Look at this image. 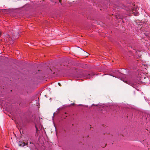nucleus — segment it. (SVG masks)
I'll return each mask as SVG.
<instances>
[{
  "label": "nucleus",
  "instance_id": "1",
  "mask_svg": "<svg viewBox=\"0 0 150 150\" xmlns=\"http://www.w3.org/2000/svg\"><path fill=\"white\" fill-rule=\"evenodd\" d=\"M18 143V146L21 147H23L27 145V143H25L24 142L22 141H19Z\"/></svg>",
  "mask_w": 150,
  "mask_h": 150
},
{
  "label": "nucleus",
  "instance_id": "2",
  "mask_svg": "<svg viewBox=\"0 0 150 150\" xmlns=\"http://www.w3.org/2000/svg\"><path fill=\"white\" fill-rule=\"evenodd\" d=\"M142 52L139 50H137L136 52V54L139 57H140L142 55Z\"/></svg>",
  "mask_w": 150,
  "mask_h": 150
},
{
  "label": "nucleus",
  "instance_id": "3",
  "mask_svg": "<svg viewBox=\"0 0 150 150\" xmlns=\"http://www.w3.org/2000/svg\"><path fill=\"white\" fill-rule=\"evenodd\" d=\"M132 14L135 16H137L139 15V13L138 12H134L132 13Z\"/></svg>",
  "mask_w": 150,
  "mask_h": 150
},
{
  "label": "nucleus",
  "instance_id": "4",
  "mask_svg": "<svg viewBox=\"0 0 150 150\" xmlns=\"http://www.w3.org/2000/svg\"><path fill=\"white\" fill-rule=\"evenodd\" d=\"M18 35H16V36H15L14 34L13 35V38H18Z\"/></svg>",
  "mask_w": 150,
  "mask_h": 150
},
{
  "label": "nucleus",
  "instance_id": "5",
  "mask_svg": "<svg viewBox=\"0 0 150 150\" xmlns=\"http://www.w3.org/2000/svg\"><path fill=\"white\" fill-rule=\"evenodd\" d=\"M58 84L60 86H61V85L59 83H58Z\"/></svg>",
  "mask_w": 150,
  "mask_h": 150
},
{
  "label": "nucleus",
  "instance_id": "6",
  "mask_svg": "<svg viewBox=\"0 0 150 150\" xmlns=\"http://www.w3.org/2000/svg\"><path fill=\"white\" fill-rule=\"evenodd\" d=\"M59 3H61V1H62V0H59Z\"/></svg>",
  "mask_w": 150,
  "mask_h": 150
},
{
  "label": "nucleus",
  "instance_id": "7",
  "mask_svg": "<svg viewBox=\"0 0 150 150\" xmlns=\"http://www.w3.org/2000/svg\"><path fill=\"white\" fill-rule=\"evenodd\" d=\"M92 105H94V106H97V105H95L94 104H92Z\"/></svg>",
  "mask_w": 150,
  "mask_h": 150
},
{
  "label": "nucleus",
  "instance_id": "8",
  "mask_svg": "<svg viewBox=\"0 0 150 150\" xmlns=\"http://www.w3.org/2000/svg\"><path fill=\"white\" fill-rule=\"evenodd\" d=\"M36 130L37 131L38 130V128L37 127H36Z\"/></svg>",
  "mask_w": 150,
  "mask_h": 150
},
{
  "label": "nucleus",
  "instance_id": "9",
  "mask_svg": "<svg viewBox=\"0 0 150 150\" xmlns=\"http://www.w3.org/2000/svg\"><path fill=\"white\" fill-rule=\"evenodd\" d=\"M112 106H111V107H110V108H111V109H113V108H112Z\"/></svg>",
  "mask_w": 150,
  "mask_h": 150
},
{
  "label": "nucleus",
  "instance_id": "10",
  "mask_svg": "<svg viewBox=\"0 0 150 150\" xmlns=\"http://www.w3.org/2000/svg\"><path fill=\"white\" fill-rule=\"evenodd\" d=\"M1 33H0V35H1Z\"/></svg>",
  "mask_w": 150,
  "mask_h": 150
},
{
  "label": "nucleus",
  "instance_id": "11",
  "mask_svg": "<svg viewBox=\"0 0 150 150\" xmlns=\"http://www.w3.org/2000/svg\"><path fill=\"white\" fill-rule=\"evenodd\" d=\"M133 11V9H132V11Z\"/></svg>",
  "mask_w": 150,
  "mask_h": 150
}]
</instances>
